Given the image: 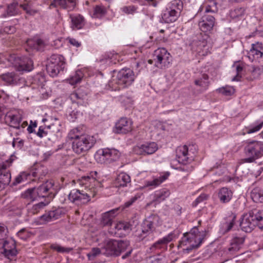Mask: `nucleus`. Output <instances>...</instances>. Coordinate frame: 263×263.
Masks as SVG:
<instances>
[{"label":"nucleus","instance_id":"3c124183","mask_svg":"<svg viewBox=\"0 0 263 263\" xmlns=\"http://www.w3.org/2000/svg\"><path fill=\"white\" fill-rule=\"evenodd\" d=\"M263 126V120L257 121L254 123V125H251L247 129V134H252L259 130Z\"/></svg>","mask_w":263,"mask_h":263},{"label":"nucleus","instance_id":"a19ab883","mask_svg":"<svg viewBox=\"0 0 263 263\" xmlns=\"http://www.w3.org/2000/svg\"><path fill=\"white\" fill-rule=\"evenodd\" d=\"M179 15H177L171 10H168L166 8L162 14V20L166 23H170L175 22Z\"/></svg>","mask_w":263,"mask_h":263},{"label":"nucleus","instance_id":"39448f33","mask_svg":"<svg viewBox=\"0 0 263 263\" xmlns=\"http://www.w3.org/2000/svg\"><path fill=\"white\" fill-rule=\"evenodd\" d=\"M136 78L134 71L130 68H123L116 75H113L106 85L111 91H119L132 85Z\"/></svg>","mask_w":263,"mask_h":263},{"label":"nucleus","instance_id":"6e6552de","mask_svg":"<svg viewBox=\"0 0 263 263\" xmlns=\"http://www.w3.org/2000/svg\"><path fill=\"white\" fill-rule=\"evenodd\" d=\"M243 152L246 157L243 162L252 163L263 156V142L254 140H248L244 142Z\"/></svg>","mask_w":263,"mask_h":263},{"label":"nucleus","instance_id":"20e7f679","mask_svg":"<svg viewBox=\"0 0 263 263\" xmlns=\"http://www.w3.org/2000/svg\"><path fill=\"white\" fill-rule=\"evenodd\" d=\"M206 231H199L198 227H194L189 232L183 234L179 242L178 248L183 253L188 254L194 249H197L205 237Z\"/></svg>","mask_w":263,"mask_h":263},{"label":"nucleus","instance_id":"6ab92c4d","mask_svg":"<svg viewBox=\"0 0 263 263\" xmlns=\"http://www.w3.org/2000/svg\"><path fill=\"white\" fill-rule=\"evenodd\" d=\"M87 95V89L84 87H80L71 93L69 98L73 103H76L78 105H86Z\"/></svg>","mask_w":263,"mask_h":263},{"label":"nucleus","instance_id":"423d86ee","mask_svg":"<svg viewBox=\"0 0 263 263\" xmlns=\"http://www.w3.org/2000/svg\"><path fill=\"white\" fill-rule=\"evenodd\" d=\"M196 149L193 145H186L178 146L176 150V158L179 163L183 164L180 170L190 173L194 167L190 163L193 162L196 156Z\"/></svg>","mask_w":263,"mask_h":263},{"label":"nucleus","instance_id":"7c9ffc66","mask_svg":"<svg viewBox=\"0 0 263 263\" xmlns=\"http://www.w3.org/2000/svg\"><path fill=\"white\" fill-rule=\"evenodd\" d=\"M218 0H205L204 3L200 7L198 13L204 10L205 13H216L218 11Z\"/></svg>","mask_w":263,"mask_h":263},{"label":"nucleus","instance_id":"4c0bfd02","mask_svg":"<svg viewBox=\"0 0 263 263\" xmlns=\"http://www.w3.org/2000/svg\"><path fill=\"white\" fill-rule=\"evenodd\" d=\"M119 55L117 53L108 52L105 53L103 59L100 60L102 64H104L108 66L115 64L119 62Z\"/></svg>","mask_w":263,"mask_h":263},{"label":"nucleus","instance_id":"2f4dec72","mask_svg":"<svg viewBox=\"0 0 263 263\" xmlns=\"http://www.w3.org/2000/svg\"><path fill=\"white\" fill-rule=\"evenodd\" d=\"M118 209H112L103 213L102 215L101 224L103 226H111L117 214Z\"/></svg>","mask_w":263,"mask_h":263},{"label":"nucleus","instance_id":"49530a36","mask_svg":"<svg viewBox=\"0 0 263 263\" xmlns=\"http://www.w3.org/2000/svg\"><path fill=\"white\" fill-rule=\"evenodd\" d=\"M48 204L41 201L38 203L33 204L31 206L28 207V213L32 214H37L40 211Z\"/></svg>","mask_w":263,"mask_h":263},{"label":"nucleus","instance_id":"7ed1b4c3","mask_svg":"<svg viewBox=\"0 0 263 263\" xmlns=\"http://www.w3.org/2000/svg\"><path fill=\"white\" fill-rule=\"evenodd\" d=\"M68 138L73 140L72 151L78 155L87 152L96 143V139L93 136L83 134L78 128L71 129L68 134Z\"/></svg>","mask_w":263,"mask_h":263},{"label":"nucleus","instance_id":"774afa93","mask_svg":"<svg viewBox=\"0 0 263 263\" xmlns=\"http://www.w3.org/2000/svg\"><path fill=\"white\" fill-rule=\"evenodd\" d=\"M68 41H69V43L74 46H76L77 47H78L79 46H80L81 45V43L80 42H78V41H77L76 39H73V38H69L68 39Z\"/></svg>","mask_w":263,"mask_h":263},{"label":"nucleus","instance_id":"c9c22d12","mask_svg":"<svg viewBox=\"0 0 263 263\" xmlns=\"http://www.w3.org/2000/svg\"><path fill=\"white\" fill-rule=\"evenodd\" d=\"M19 8L18 3L13 2L8 5L6 11L1 15V17L14 16L18 14Z\"/></svg>","mask_w":263,"mask_h":263},{"label":"nucleus","instance_id":"4be33fe9","mask_svg":"<svg viewBox=\"0 0 263 263\" xmlns=\"http://www.w3.org/2000/svg\"><path fill=\"white\" fill-rule=\"evenodd\" d=\"M215 23V18L213 16L204 14L198 21V26L202 32H207L213 29Z\"/></svg>","mask_w":263,"mask_h":263},{"label":"nucleus","instance_id":"338daca9","mask_svg":"<svg viewBox=\"0 0 263 263\" xmlns=\"http://www.w3.org/2000/svg\"><path fill=\"white\" fill-rule=\"evenodd\" d=\"M139 197V196H135L134 197H132L129 200L124 203V207L128 208L130 206L138 199Z\"/></svg>","mask_w":263,"mask_h":263},{"label":"nucleus","instance_id":"8fccbe9b","mask_svg":"<svg viewBox=\"0 0 263 263\" xmlns=\"http://www.w3.org/2000/svg\"><path fill=\"white\" fill-rule=\"evenodd\" d=\"M245 10L242 7L235 8L230 12V16L233 18H237L243 15Z\"/></svg>","mask_w":263,"mask_h":263},{"label":"nucleus","instance_id":"864d4df0","mask_svg":"<svg viewBox=\"0 0 263 263\" xmlns=\"http://www.w3.org/2000/svg\"><path fill=\"white\" fill-rule=\"evenodd\" d=\"M50 248L53 250L57 251L59 253H69L72 250V248H64L56 243L52 244L50 246Z\"/></svg>","mask_w":263,"mask_h":263},{"label":"nucleus","instance_id":"0e129e2a","mask_svg":"<svg viewBox=\"0 0 263 263\" xmlns=\"http://www.w3.org/2000/svg\"><path fill=\"white\" fill-rule=\"evenodd\" d=\"M235 216H234L229 222H227L225 224V226H226V230L224 231L225 233L228 232L232 229V228L234 226V224L235 223Z\"/></svg>","mask_w":263,"mask_h":263},{"label":"nucleus","instance_id":"c756f323","mask_svg":"<svg viewBox=\"0 0 263 263\" xmlns=\"http://www.w3.org/2000/svg\"><path fill=\"white\" fill-rule=\"evenodd\" d=\"M69 18L71 20V28L73 30H79L82 29L85 24L84 17L81 14H69Z\"/></svg>","mask_w":263,"mask_h":263},{"label":"nucleus","instance_id":"9d476101","mask_svg":"<svg viewBox=\"0 0 263 263\" xmlns=\"http://www.w3.org/2000/svg\"><path fill=\"white\" fill-rule=\"evenodd\" d=\"M129 245L127 240L110 239L107 241L103 249V253L107 256H119L125 251Z\"/></svg>","mask_w":263,"mask_h":263},{"label":"nucleus","instance_id":"69168bd1","mask_svg":"<svg viewBox=\"0 0 263 263\" xmlns=\"http://www.w3.org/2000/svg\"><path fill=\"white\" fill-rule=\"evenodd\" d=\"M4 31L8 34H12L16 31V28L14 25L5 26Z\"/></svg>","mask_w":263,"mask_h":263},{"label":"nucleus","instance_id":"ea45409f","mask_svg":"<svg viewBox=\"0 0 263 263\" xmlns=\"http://www.w3.org/2000/svg\"><path fill=\"white\" fill-rule=\"evenodd\" d=\"M170 191L167 189H162L155 192L153 197V201L160 203L164 200L170 195Z\"/></svg>","mask_w":263,"mask_h":263},{"label":"nucleus","instance_id":"a18cd8bd","mask_svg":"<svg viewBox=\"0 0 263 263\" xmlns=\"http://www.w3.org/2000/svg\"><path fill=\"white\" fill-rule=\"evenodd\" d=\"M20 7H21L26 12V13L29 15L33 16L38 12L37 10L33 8L32 5L30 2L24 3L21 4Z\"/></svg>","mask_w":263,"mask_h":263},{"label":"nucleus","instance_id":"58836bf2","mask_svg":"<svg viewBox=\"0 0 263 263\" xmlns=\"http://www.w3.org/2000/svg\"><path fill=\"white\" fill-rule=\"evenodd\" d=\"M170 173L166 172L163 175H160L159 177L154 178L152 180L146 181L145 183V186H150L152 188L155 187L164 181L169 176Z\"/></svg>","mask_w":263,"mask_h":263},{"label":"nucleus","instance_id":"ddd939ff","mask_svg":"<svg viewBox=\"0 0 263 263\" xmlns=\"http://www.w3.org/2000/svg\"><path fill=\"white\" fill-rule=\"evenodd\" d=\"M154 60L155 66L160 69H165L170 65L171 56L164 48H160L154 51Z\"/></svg>","mask_w":263,"mask_h":263},{"label":"nucleus","instance_id":"de8ad7c7","mask_svg":"<svg viewBox=\"0 0 263 263\" xmlns=\"http://www.w3.org/2000/svg\"><path fill=\"white\" fill-rule=\"evenodd\" d=\"M106 9L103 6L97 5L93 10V16L96 18H101L105 15Z\"/></svg>","mask_w":263,"mask_h":263},{"label":"nucleus","instance_id":"473e14b6","mask_svg":"<svg viewBox=\"0 0 263 263\" xmlns=\"http://www.w3.org/2000/svg\"><path fill=\"white\" fill-rule=\"evenodd\" d=\"M209 78L208 74L203 73L201 77L195 79L194 83L197 87H199L200 92H204L208 89L210 84Z\"/></svg>","mask_w":263,"mask_h":263},{"label":"nucleus","instance_id":"e433bc0d","mask_svg":"<svg viewBox=\"0 0 263 263\" xmlns=\"http://www.w3.org/2000/svg\"><path fill=\"white\" fill-rule=\"evenodd\" d=\"M27 45L30 48L36 51L43 50L45 46L44 42L38 38L29 39L27 41Z\"/></svg>","mask_w":263,"mask_h":263},{"label":"nucleus","instance_id":"e2e57ef3","mask_svg":"<svg viewBox=\"0 0 263 263\" xmlns=\"http://www.w3.org/2000/svg\"><path fill=\"white\" fill-rule=\"evenodd\" d=\"M45 127L41 126L39 127L38 131L35 133L37 136L42 138L47 135V132L45 130Z\"/></svg>","mask_w":263,"mask_h":263},{"label":"nucleus","instance_id":"680f3d73","mask_svg":"<svg viewBox=\"0 0 263 263\" xmlns=\"http://www.w3.org/2000/svg\"><path fill=\"white\" fill-rule=\"evenodd\" d=\"M17 235L18 237H20L21 239L23 240H26L29 237L28 233L24 229H23L19 231L17 233Z\"/></svg>","mask_w":263,"mask_h":263},{"label":"nucleus","instance_id":"2eb2a0df","mask_svg":"<svg viewBox=\"0 0 263 263\" xmlns=\"http://www.w3.org/2000/svg\"><path fill=\"white\" fill-rule=\"evenodd\" d=\"M0 251L7 258H13L17 253L15 240L7 239L0 242Z\"/></svg>","mask_w":263,"mask_h":263},{"label":"nucleus","instance_id":"f03ea898","mask_svg":"<svg viewBox=\"0 0 263 263\" xmlns=\"http://www.w3.org/2000/svg\"><path fill=\"white\" fill-rule=\"evenodd\" d=\"M56 193L57 189L53 181L49 180L36 187L28 189L22 194V196L24 198L32 200L44 198L43 202L48 204L54 197Z\"/></svg>","mask_w":263,"mask_h":263},{"label":"nucleus","instance_id":"37998d69","mask_svg":"<svg viewBox=\"0 0 263 263\" xmlns=\"http://www.w3.org/2000/svg\"><path fill=\"white\" fill-rule=\"evenodd\" d=\"M251 197L255 202H263V190L259 187L253 189Z\"/></svg>","mask_w":263,"mask_h":263},{"label":"nucleus","instance_id":"c03bdc74","mask_svg":"<svg viewBox=\"0 0 263 263\" xmlns=\"http://www.w3.org/2000/svg\"><path fill=\"white\" fill-rule=\"evenodd\" d=\"M83 77V71L81 70H78L76 71L73 75L70 76V78L67 79V81L69 82V84L73 85L80 83Z\"/></svg>","mask_w":263,"mask_h":263},{"label":"nucleus","instance_id":"bb28decb","mask_svg":"<svg viewBox=\"0 0 263 263\" xmlns=\"http://www.w3.org/2000/svg\"><path fill=\"white\" fill-rule=\"evenodd\" d=\"M77 5V0H53L49 5L50 8H55L58 6L68 11L73 10Z\"/></svg>","mask_w":263,"mask_h":263},{"label":"nucleus","instance_id":"4468645a","mask_svg":"<svg viewBox=\"0 0 263 263\" xmlns=\"http://www.w3.org/2000/svg\"><path fill=\"white\" fill-rule=\"evenodd\" d=\"M175 238V234L172 232L163 237L159 239L148 249V252L157 253L158 251H164L167 249L168 244Z\"/></svg>","mask_w":263,"mask_h":263},{"label":"nucleus","instance_id":"393cba45","mask_svg":"<svg viewBox=\"0 0 263 263\" xmlns=\"http://www.w3.org/2000/svg\"><path fill=\"white\" fill-rule=\"evenodd\" d=\"M132 130V122L126 118H121L116 123L114 132L117 134H126Z\"/></svg>","mask_w":263,"mask_h":263},{"label":"nucleus","instance_id":"5fc2aeb1","mask_svg":"<svg viewBox=\"0 0 263 263\" xmlns=\"http://www.w3.org/2000/svg\"><path fill=\"white\" fill-rule=\"evenodd\" d=\"M137 7L133 6H125L121 8V11L126 14H133L137 11Z\"/></svg>","mask_w":263,"mask_h":263},{"label":"nucleus","instance_id":"4d7b16f0","mask_svg":"<svg viewBox=\"0 0 263 263\" xmlns=\"http://www.w3.org/2000/svg\"><path fill=\"white\" fill-rule=\"evenodd\" d=\"M101 253V251L99 248H93L90 252L88 253L87 256L89 260H93L97 256Z\"/></svg>","mask_w":263,"mask_h":263},{"label":"nucleus","instance_id":"1a4fd4ad","mask_svg":"<svg viewBox=\"0 0 263 263\" xmlns=\"http://www.w3.org/2000/svg\"><path fill=\"white\" fill-rule=\"evenodd\" d=\"M65 62L63 56L53 54L47 59L46 70L49 75L52 77H57L60 71H63Z\"/></svg>","mask_w":263,"mask_h":263},{"label":"nucleus","instance_id":"603ef678","mask_svg":"<svg viewBox=\"0 0 263 263\" xmlns=\"http://www.w3.org/2000/svg\"><path fill=\"white\" fill-rule=\"evenodd\" d=\"M217 91L226 96H230L234 93L235 90L233 87L226 86L217 89Z\"/></svg>","mask_w":263,"mask_h":263},{"label":"nucleus","instance_id":"5701e85b","mask_svg":"<svg viewBox=\"0 0 263 263\" xmlns=\"http://www.w3.org/2000/svg\"><path fill=\"white\" fill-rule=\"evenodd\" d=\"M209 37L204 34L202 35L201 34L197 36V39L193 41L191 45L192 49L198 53L204 51L208 49L207 39Z\"/></svg>","mask_w":263,"mask_h":263},{"label":"nucleus","instance_id":"cd10ccee","mask_svg":"<svg viewBox=\"0 0 263 263\" xmlns=\"http://www.w3.org/2000/svg\"><path fill=\"white\" fill-rule=\"evenodd\" d=\"M154 219V217H149L143 221L141 226L142 233L141 234L143 238L152 234L155 231Z\"/></svg>","mask_w":263,"mask_h":263},{"label":"nucleus","instance_id":"f8f14e48","mask_svg":"<svg viewBox=\"0 0 263 263\" xmlns=\"http://www.w3.org/2000/svg\"><path fill=\"white\" fill-rule=\"evenodd\" d=\"M9 61L11 62L16 70L20 72H29L33 69V62L28 57H19L13 54L10 57Z\"/></svg>","mask_w":263,"mask_h":263},{"label":"nucleus","instance_id":"bf43d9fd","mask_svg":"<svg viewBox=\"0 0 263 263\" xmlns=\"http://www.w3.org/2000/svg\"><path fill=\"white\" fill-rule=\"evenodd\" d=\"M263 73V66H259L255 67L252 72V74L254 78H258L261 73Z\"/></svg>","mask_w":263,"mask_h":263},{"label":"nucleus","instance_id":"f257e3e1","mask_svg":"<svg viewBox=\"0 0 263 263\" xmlns=\"http://www.w3.org/2000/svg\"><path fill=\"white\" fill-rule=\"evenodd\" d=\"M98 173L91 172L89 175L81 177L79 183L85 187V191L72 190L68 194V199L72 203L79 205L87 203L98 192L97 187L100 186V182L97 180Z\"/></svg>","mask_w":263,"mask_h":263},{"label":"nucleus","instance_id":"052dcab7","mask_svg":"<svg viewBox=\"0 0 263 263\" xmlns=\"http://www.w3.org/2000/svg\"><path fill=\"white\" fill-rule=\"evenodd\" d=\"M8 232L6 227L0 223V242L5 239Z\"/></svg>","mask_w":263,"mask_h":263},{"label":"nucleus","instance_id":"13d9d810","mask_svg":"<svg viewBox=\"0 0 263 263\" xmlns=\"http://www.w3.org/2000/svg\"><path fill=\"white\" fill-rule=\"evenodd\" d=\"M208 198V196L206 194H201L193 202V206H196L199 203L206 200Z\"/></svg>","mask_w":263,"mask_h":263},{"label":"nucleus","instance_id":"0eeeda50","mask_svg":"<svg viewBox=\"0 0 263 263\" xmlns=\"http://www.w3.org/2000/svg\"><path fill=\"white\" fill-rule=\"evenodd\" d=\"M256 226L263 229V211L254 209L243 215L240 222L243 231L250 233Z\"/></svg>","mask_w":263,"mask_h":263},{"label":"nucleus","instance_id":"f704fd0d","mask_svg":"<svg viewBox=\"0 0 263 263\" xmlns=\"http://www.w3.org/2000/svg\"><path fill=\"white\" fill-rule=\"evenodd\" d=\"M130 177L126 173L122 172L120 173L116 178L115 184L116 187L127 186L130 183Z\"/></svg>","mask_w":263,"mask_h":263},{"label":"nucleus","instance_id":"a211bd4d","mask_svg":"<svg viewBox=\"0 0 263 263\" xmlns=\"http://www.w3.org/2000/svg\"><path fill=\"white\" fill-rule=\"evenodd\" d=\"M101 152L100 161L106 164L117 161L120 157V153L115 148H104L99 151Z\"/></svg>","mask_w":263,"mask_h":263},{"label":"nucleus","instance_id":"72a5a7b5","mask_svg":"<svg viewBox=\"0 0 263 263\" xmlns=\"http://www.w3.org/2000/svg\"><path fill=\"white\" fill-rule=\"evenodd\" d=\"M0 80L7 85H17L21 80L20 77L14 72H8L0 75Z\"/></svg>","mask_w":263,"mask_h":263},{"label":"nucleus","instance_id":"a878e982","mask_svg":"<svg viewBox=\"0 0 263 263\" xmlns=\"http://www.w3.org/2000/svg\"><path fill=\"white\" fill-rule=\"evenodd\" d=\"M22 116L18 112H8L5 117V120L8 125L16 129L20 128V124L22 121Z\"/></svg>","mask_w":263,"mask_h":263},{"label":"nucleus","instance_id":"79ce46f5","mask_svg":"<svg viewBox=\"0 0 263 263\" xmlns=\"http://www.w3.org/2000/svg\"><path fill=\"white\" fill-rule=\"evenodd\" d=\"M166 8L168 10H171L177 15H180L183 9V3L181 0H173L167 5Z\"/></svg>","mask_w":263,"mask_h":263},{"label":"nucleus","instance_id":"6e6d98bb","mask_svg":"<svg viewBox=\"0 0 263 263\" xmlns=\"http://www.w3.org/2000/svg\"><path fill=\"white\" fill-rule=\"evenodd\" d=\"M234 66L235 67L237 74L232 79V81H238L241 77V73L243 70V66L241 64L236 63L234 65Z\"/></svg>","mask_w":263,"mask_h":263},{"label":"nucleus","instance_id":"09e8293b","mask_svg":"<svg viewBox=\"0 0 263 263\" xmlns=\"http://www.w3.org/2000/svg\"><path fill=\"white\" fill-rule=\"evenodd\" d=\"M29 174L25 172L21 173L18 176H17L14 180L12 182L11 185L14 186L22 182H25L27 180V178Z\"/></svg>","mask_w":263,"mask_h":263},{"label":"nucleus","instance_id":"aec40b11","mask_svg":"<svg viewBox=\"0 0 263 263\" xmlns=\"http://www.w3.org/2000/svg\"><path fill=\"white\" fill-rule=\"evenodd\" d=\"M157 149V144L155 142H146L135 146L134 148V151L137 155H147L154 154Z\"/></svg>","mask_w":263,"mask_h":263},{"label":"nucleus","instance_id":"9b49d317","mask_svg":"<svg viewBox=\"0 0 263 263\" xmlns=\"http://www.w3.org/2000/svg\"><path fill=\"white\" fill-rule=\"evenodd\" d=\"M14 157L13 155L8 159L0 157V190L5 189L10 183L11 175L7 168L11 165Z\"/></svg>","mask_w":263,"mask_h":263},{"label":"nucleus","instance_id":"412c9836","mask_svg":"<svg viewBox=\"0 0 263 263\" xmlns=\"http://www.w3.org/2000/svg\"><path fill=\"white\" fill-rule=\"evenodd\" d=\"M244 241L245 238L243 237H234L231 240L229 246L224 249V252L230 257H232L240 250Z\"/></svg>","mask_w":263,"mask_h":263},{"label":"nucleus","instance_id":"f3484780","mask_svg":"<svg viewBox=\"0 0 263 263\" xmlns=\"http://www.w3.org/2000/svg\"><path fill=\"white\" fill-rule=\"evenodd\" d=\"M132 230V225L126 221H119L116 223L114 228H110L108 232L112 235L120 237L129 233Z\"/></svg>","mask_w":263,"mask_h":263},{"label":"nucleus","instance_id":"c85d7f7f","mask_svg":"<svg viewBox=\"0 0 263 263\" xmlns=\"http://www.w3.org/2000/svg\"><path fill=\"white\" fill-rule=\"evenodd\" d=\"M263 44L260 43L252 44V48L248 52V58L251 61L257 60L262 57Z\"/></svg>","mask_w":263,"mask_h":263},{"label":"nucleus","instance_id":"b1692460","mask_svg":"<svg viewBox=\"0 0 263 263\" xmlns=\"http://www.w3.org/2000/svg\"><path fill=\"white\" fill-rule=\"evenodd\" d=\"M216 195L221 203L227 204L232 200L233 192L228 187H222L217 191Z\"/></svg>","mask_w":263,"mask_h":263},{"label":"nucleus","instance_id":"dca6fc26","mask_svg":"<svg viewBox=\"0 0 263 263\" xmlns=\"http://www.w3.org/2000/svg\"><path fill=\"white\" fill-rule=\"evenodd\" d=\"M62 214L61 209H54L46 212L43 215L35 218L33 224L35 226L44 225L58 219Z\"/></svg>","mask_w":263,"mask_h":263}]
</instances>
